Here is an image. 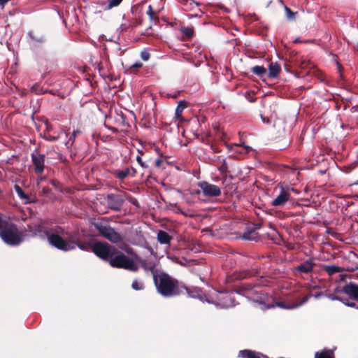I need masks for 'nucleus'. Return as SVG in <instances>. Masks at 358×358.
I'll list each match as a JSON object with an SVG mask.
<instances>
[{
    "label": "nucleus",
    "instance_id": "412c9836",
    "mask_svg": "<svg viewBox=\"0 0 358 358\" xmlns=\"http://www.w3.org/2000/svg\"><path fill=\"white\" fill-rule=\"evenodd\" d=\"M187 108V105L185 101H180L178 103V105L176 109V117L180 121L182 120V113L183 112V110Z\"/></svg>",
    "mask_w": 358,
    "mask_h": 358
},
{
    "label": "nucleus",
    "instance_id": "f257e3e1",
    "mask_svg": "<svg viewBox=\"0 0 358 358\" xmlns=\"http://www.w3.org/2000/svg\"><path fill=\"white\" fill-rule=\"evenodd\" d=\"M153 280L157 292L166 297L178 295L184 290L192 297L201 296V290L199 288H194L193 291H189V288L180 285L176 279L164 272L154 275Z\"/></svg>",
    "mask_w": 358,
    "mask_h": 358
},
{
    "label": "nucleus",
    "instance_id": "1a4fd4ad",
    "mask_svg": "<svg viewBox=\"0 0 358 358\" xmlns=\"http://www.w3.org/2000/svg\"><path fill=\"white\" fill-rule=\"evenodd\" d=\"M198 186L206 196L215 197L221 194V189L215 185L203 181L199 182Z\"/></svg>",
    "mask_w": 358,
    "mask_h": 358
},
{
    "label": "nucleus",
    "instance_id": "f03ea898",
    "mask_svg": "<svg viewBox=\"0 0 358 358\" xmlns=\"http://www.w3.org/2000/svg\"><path fill=\"white\" fill-rule=\"evenodd\" d=\"M310 296L311 295L308 294L303 296V298H298L295 301L286 303L283 302L274 303V301L271 296H268L266 294H261L256 299H254L253 301L255 303H257L259 306V308L262 310L273 308L275 307H279L283 309H294L306 303Z\"/></svg>",
    "mask_w": 358,
    "mask_h": 358
},
{
    "label": "nucleus",
    "instance_id": "37998d69",
    "mask_svg": "<svg viewBox=\"0 0 358 358\" xmlns=\"http://www.w3.org/2000/svg\"><path fill=\"white\" fill-rule=\"evenodd\" d=\"M243 237H244L245 239H248V240L251 239V238L249 236L248 234H245L243 235Z\"/></svg>",
    "mask_w": 358,
    "mask_h": 358
},
{
    "label": "nucleus",
    "instance_id": "0eeeda50",
    "mask_svg": "<svg viewBox=\"0 0 358 358\" xmlns=\"http://www.w3.org/2000/svg\"><path fill=\"white\" fill-rule=\"evenodd\" d=\"M96 229L106 238L112 243H117L122 241V236L116 232L115 229L110 226L103 225L102 224H96Z\"/></svg>",
    "mask_w": 358,
    "mask_h": 358
},
{
    "label": "nucleus",
    "instance_id": "864d4df0",
    "mask_svg": "<svg viewBox=\"0 0 358 358\" xmlns=\"http://www.w3.org/2000/svg\"><path fill=\"white\" fill-rule=\"evenodd\" d=\"M357 308H358V307H357Z\"/></svg>",
    "mask_w": 358,
    "mask_h": 358
},
{
    "label": "nucleus",
    "instance_id": "dca6fc26",
    "mask_svg": "<svg viewBox=\"0 0 358 358\" xmlns=\"http://www.w3.org/2000/svg\"><path fill=\"white\" fill-rule=\"evenodd\" d=\"M268 69H269V72H268V76L269 78H276L278 76V75L281 71V67H280V65L278 62H271L269 64Z\"/></svg>",
    "mask_w": 358,
    "mask_h": 358
},
{
    "label": "nucleus",
    "instance_id": "79ce46f5",
    "mask_svg": "<svg viewBox=\"0 0 358 358\" xmlns=\"http://www.w3.org/2000/svg\"><path fill=\"white\" fill-rule=\"evenodd\" d=\"M244 149L245 150V152H248L249 151H250L252 150L251 148L248 145L244 146Z\"/></svg>",
    "mask_w": 358,
    "mask_h": 358
},
{
    "label": "nucleus",
    "instance_id": "7ed1b4c3",
    "mask_svg": "<svg viewBox=\"0 0 358 358\" xmlns=\"http://www.w3.org/2000/svg\"><path fill=\"white\" fill-rule=\"evenodd\" d=\"M137 241L138 244L147 248L150 255L145 259H142L136 254V270L137 268H142L145 272H150L152 278H154V275L158 273L157 271L155 269L156 264L152 260L151 250L147 248L148 244L145 237L141 231H136V243Z\"/></svg>",
    "mask_w": 358,
    "mask_h": 358
},
{
    "label": "nucleus",
    "instance_id": "a211bd4d",
    "mask_svg": "<svg viewBox=\"0 0 358 358\" xmlns=\"http://www.w3.org/2000/svg\"><path fill=\"white\" fill-rule=\"evenodd\" d=\"M157 240L161 244H169L171 236L165 231L159 230L157 233Z\"/></svg>",
    "mask_w": 358,
    "mask_h": 358
},
{
    "label": "nucleus",
    "instance_id": "09e8293b",
    "mask_svg": "<svg viewBox=\"0 0 358 358\" xmlns=\"http://www.w3.org/2000/svg\"><path fill=\"white\" fill-rule=\"evenodd\" d=\"M180 212L182 214L185 215V216H188L186 213H185L184 212H182V210H180Z\"/></svg>",
    "mask_w": 358,
    "mask_h": 358
},
{
    "label": "nucleus",
    "instance_id": "bb28decb",
    "mask_svg": "<svg viewBox=\"0 0 358 358\" xmlns=\"http://www.w3.org/2000/svg\"><path fill=\"white\" fill-rule=\"evenodd\" d=\"M129 173H130V171H129V169H126L125 170H122V171H116L115 173L117 178L121 180L126 178L129 176Z\"/></svg>",
    "mask_w": 358,
    "mask_h": 358
},
{
    "label": "nucleus",
    "instance_id": "393cba45",
    "mask_svg": "<svg viewBox=\"0 0 358 358\" xmlns=\"http://www.w3.org/2000/svg\"><path fill=\"white\" fill-rule=\"evenodd\" d=\"M251 71L258 76H263L266 73V69L262 66H255L251 69Z\"/></svg>",
    "mask_w": 358,
    "mask_h": 358
},
{
    "label": "nucleus",
    "instance_id": "2f4dec72",
    "mask_svg": "<svg viewBox=\"0 0 358 358\" xmlns=\"http://www.w3.org/2000/svg\"><path fill=\"white\" fill-rule=\"evenodd\" d=\"M147 14L149 15L151 20L155 19V12L152 10L150 5L148 6V9L146 11Z\"/></svg>",
    "mask_w": 358,
    "mask_h": 358
},
{
    "label": "nucleus",
    "instance_id": "6ab92c4d",
    "mask_svg": "<svg viewBox=\"0 0 358 358\" xmlns=\"http://www.w3.org/2000/svg\"><path fill=\"white\" fill-rule=\"evenodd\" d=\"M14 189L20 199L24 200L25 203L31 202L29 196L24 192L23 189L20 185H15Z\"/></svg>",
    "mask_w": 358,
    "mask_h": 358
},
{
    "label": "nucleus",
    "instance_id": "8fccbe9b",
    "mask_svg": "<svg viewBox=\"0 0 358 358\" xmlns=\"http://www.w3.org/2000/svg\"><path fill=\"white\" fill-rule=\"evenodd\" d=\"M111 118H112L111 116H110L109 117H106V121H108V120H111Z\"/></svg>",
    "mask_w": 358,
    "mask_h": 358
},
{
    "label": "nucleus",
    "instance_id": "b1692460",
    "mask_svg": "<svg viewBox=\"0 0 358 358\" xmlns=\"http://www.w3.org/2000/svg\"><path fill=\"white\" fill-rule=\"evenodd\" d=\"M325 271L329 275H331L336 273H338L342 271L341 267L335 265H329L324 267Z\"/></svg>",
    "mask_w": 358,
    "mask_h": 358
},
{
    "label": "nucleus",
    "instance_id": "e433bc0d",
    "mask_svg": "<svg viewBox=\"0 0 358 358\" xmlns=\"http://www.w3.org/2000/svg\"><path fill=\"white\" fill-rule=\"evenodd\" d=\"M219 171L222 173H225L227 171V167L225 164V163L224 162V164L219 168Z\"/></svg>",
    "mask_w": 358,
    "mask_h": 358
},
{
    "label": "nucleus",
    "instance_id": "3c124183",
    "mask_svg": "<svg viewBox=\"0 0 358 358\" xmlns=\"http://www.w3.org/2000/svg\"><path fill=\"white\" fill-rule=\"evenodd\" d=\"M131 287H132L133 289H134V282H132V284H131Z\"/></svg>",
    "mask_w": 358,
    "mask_h": 358
},
{
    "label": "nucleus",
    "instance_id": "473e14b6",
    "mask_svg": "<svg viewBox=\"0 0 358 358\" xmlns=\"http://www.w3.org/2000/svg\"><path fill=\"white\" fill-rule=\"evenodd\" d=\"M141 58L145 62H146L149 59L150 53L148 52V51L147 50L145 49L141 52Z\"/></svg>",
    "mask_w": 358,
    "mask_h": 358
},
{
    "label": "nucleus",
    "instance_id": "9d476101",
    "mask_svg": "<svg viewBox=\"0 0 358 358\" xmlns=\"http://www.w3.org/2000/svg\"><path fill=\"white\" fill-rule=\"evenodd\" d=\"M294 189L281 187L279 194L271 202L272 206L275 207H282L290 199V191Z\"/></svg>",
    "mask_w": 358,
    "mask_h": 358
},
{
    "label": "nucleus",
    "instance_id": "20e7f679",
    "mask_svg": "<svg viewBox=\"0 0 358 358\" xmlns=\"http://www.w3.org/2000/svg\"><path fill=\"white\" fill-rule=\"evenodd\" d=\"M73 236H68L66 239L58 234L52 233L48 236V241L52 247L64 252L75 249L76 241L72 240Z\"/></svg>",
    "mask_w": 358,
    "mask_h": 358
},
{
    "label": "nucleus",
    "instance_id": "4c0bfd02",
    "mask_svg": "<svg viewBox=\"0 0 358 358\" xmlns=\"http://www.w3.org/2000/svg\"><path fill=\"white\" fill-rule=\"evenodd\" d=\"M145 287V285L142 282H136V290L143 289Z\"/></svg>",
    "mask_w": 358,
    "mask_h": 358
},
{
    "label": "nucleus",
    "instance_id": "a18cd8bd",
    "mask_svg": "<svg viewBox=\"0 0 358 358\" xmlns=\"http://www.w3.org/2000/svg\"><path fill=\"white\" fill-rule=\"evenodd\" d=\"M347 306H350V307H355V303H346Z\"/></svg>",
    "mask_w": 358,
    "mask_h": 358
},
{
    "label": "nucleus",
    "instance_id": "7c9ffc66",
    "mask_svg": "<svg viewBox=\"0 0 358 358\" xmlns=\"http://www.w3.org/2000/svg\"><path fill=\"white\" fill-rule=\"evenodd\" d=\"M81 134V131L79 129L74 130L69 136V141H71V145L74 143L76 136Z\"/></svg>",
    "mask_w": 358,
    "mask_h": 358
},
{
    "label": "nucleus",
    "instance_id": "2eb2a0df",
    "mask_svg": "<svg viewBox=\"0 0 358 358\" xmlns=\"http://www.w3.org/2000/svg\"><path fill=\"white\" fill-rule=\"evenodd\" d=\"M107 201L109 206L113 209H118L120 207V199L119 196L115 194H108Z\"/></svg>",
    "mask_w": 358,
    "mask_h": 358
},
{
    "label": "nucleus",
    "instance_id": "58836bf2",
    "mask_svg": "<svg viewBox=\"0 0 358 358\" xmlns=\"http://www.w3.org/2000/svg\"><path fill=\"white\" fill-rule=\"evenodd\" d=\"M34 226L27 225V231L31 233L32 236H34Z\"/></svg>",
    "mask_w": 358,
    "mask_h": 358
},
{
    "label": "nucleus",
    "instance_id": "6e6552de",
    "mask_svg": "<svg viewBox=\"0 0 358 358\" xmlns=\"http://www.w3.org/2000/svg\"><path fill=\"white\" fill-rule=\"evenodd\" d=\"M31 158L34 172L37 175H42L45 168V155L41 154L38 151H35L31 154Z\"/></svg>",
    "mask_w": 358,
    "mask_h": 358
},
{
    "label": "nucleus",
    "instance_id": "9b49d317",
    "mask_svg": "<svg viewBox=\"0 0 358 358\" xmlns=\"http://www.w3.org/2000/svg\"><path fill=\"white\" fill-rule=\"evenodd\" d=\"M34 233L33 236H38L41 238H48V236L50 235L49 229L44 227L42 223H39L34 225Z\"/></svg>",
    "mask_w": 358,
    "mask_h": 358
},
{
    "label": "nucleus",
    "instance_id": "c9c22d12",
    "mask_svg": "<svg viewBox=\"0 0 358 358\" xmlns=\"http://www.w3.org/2000/svg\"><path fill=\"white\" fill-rule=\"evenodd\" d=\"M327 296L331 300H338L341 301V298L336 296L335 294H328Z\"/></svg>",
    "mask_w": 358,
    "mask_h": 358
},
{
    "label": "nucleus",
    "instance_id": "39448f33",
    "mask_svg": "<svg viewBox=\"0 0 358 358\" xmlns=\"http://www.w3.org/2000/svg\"><path fill=\"white\" fill-rule=\"evenodd\" d=\"M92 251L101 259L109 262L110 257L117 253V249L108 243L96 241L92 245Z\"/></svg>",
    "mask_w": 358,
    "mask_h": 358
},
{
    "label": "nucleus",
    "instance_id": "603ef678",
    "mask_svg": "<svg viewBox=\"0 0 358 358\" xmlns=\"http://www.w3.org/2000/svg\"><path fill=\"white\" fill-rule=\"evenodd\" d=\"M297 42H299V39H296V40L294 41V43H297Z\"/></svg>",
    "mask_w": 358,
    "mask_h": 358
},
{
    "label": "nucleus",
    "instance_id": "de8ad7c7",
    "mask_svg": "<svg viewBox=\"0 0 358 358\" xmlns=\"http://www.w3.org/2000/svg\"><path fill=\"white\" fill-rule=\"evenodd\" d=\"M47 91H48V92H47V93H49V94H52V95H55V93L53 92V91H52V90H47Z\"/></svg>",
    "mask_w": 358,
    "mask_h": 358
},
{
    "label": "nucleus",
    "instance_id": "5701e85b",
    "mask_svg": "<svg viewBox=\"0 0 358 358\" xmlns=\"http://www.w3.org/2000/svg\"><path fill=\"white\" fill-rule=\"evenodd\" d=\"M31 92L36 95L45 94L48 92L47 90H44L38 83H35L31 87Z\"/></svg>",
    "mask_w": 358,
    "mask_h": 358
},
{
    "label": "nucleus",
    "instance_id": "c03bdc74",
    "mask_svg": "<svg viewBox=\"0 0 358 358\" xmlns=\"http://www.w3.org/2000/svg\"><path fill=\"white\" fill-rule=\"evenodd\" d=\"M136 69L140 68L142 66V64L141 63L136 62L135 64Z\"/></svg>",
    "mask_w": 358,
    "mask_h": 358
},
{
    "label": "nucleus",
    "instance_id": "ddd939ff",
    "mask_svg": "<svg viewBox=\"0 0 358 358\" xmlns=\"http://www.w3.org/2000/svg\"><path fill=\"white\" fill-rule=\"evenodd\" d=\"M343 292H345L346 294L352 296L355 299L358 301V286L355 284H349L345 285L343 289Z\"/></svg>",
    "mask_w": 358,
    "mask_h": 358
},
{
    "label": "nucleus",
    "instance_id": "a878e982",
    "mask_svg": "<svg viewBox=\"0 0 358 358\" xmlns=\"http://www.w3.org/2000/svg\"><path fill=\"white\" fill-rule=\"evenodd\" d=\"M222 299L224 300V302L222 304V307L224 308L231 307L234 305V301L230 296V295L225 294L224 296H223Z\"/></svg>",
    "mask_w": 358,
    "mask_h": 358
},
{
    "label": "nucleus",
    "instance_id": "aec40b11",
    "mask_svg": "<svg viewBox=\"0 0 358 358\" xmlns=\"http://www.w3.org/2000/svg\"><path fill=\"white\" fill-rule=\"evenodd\" d=\"M28 36L33 43H41L45 41L44 36L42 34H36L33 31H29L28 32Z\"/></svg>",
    "mask_w": 358,
    "mask_h": 358
},
{
    "label": "nucleus",
    "instance_id": "cd10ccee",
    "mask_svg": "<svg viewBox=\"0 0 358 358\" xmlns=\"http://www.w3.org/2000/svg\"><path fill=\"white\" fill-rule=\"evenodd\" d=\"M122 1V0H109L106 8L107 10H110L114 7H117L121 3Z\"/></svg>",
    "mask_w": 358,
    "mask_h": 358
},
{
    "label": "nucleus",
    "instance_id": "c756f323",
    "mask_svg": "<svg viewBox=\"0 0 358 358\" xmlns=\"http://www.w3.org/2000/svg\"><path fill=\"white\" fill-rule=\"evenodd\" d=\"M285 10L286 13V17L289 20H294L296 13L292 11L288 7L285 6Z\"/></svg>",
    "mask_w": 358,
    "mask_h": 358
},
{
    "label": "nucleus",
    "instance_id": "c85d7f7f",
    "mask_svg": "<svg viewBox=\"0 0 358 358\" xmlns=\"http://www.w3.org/2000/svg\"><path fill=\"white\" fill-rule=\"evenodd\" d=\"M184 5L187 7V9L192 10L194 6H199V3L194 2L193 0H184Z\"/></svg>",
    "mask_w": 358,
    "mask_h": 358
},
{
    "label": "nucleus",
    "instance_id": "f704fd0d",
    "mask_svg": "<svg viewBox=\"0 0 358 358\" xmlns=\"http://www.w3.org/2000/svg\"><path fill=\"white\" fill-rule=\"evenodd\" d=\"M45 138L48 141H55L58 140L59 136H52L50 134H48V135H45Z\"/></svg>",
    "mask_w": 358,
    "mask_h": 358
},
{
    "label": "nucleus",
    "instance_id": "423d86ee",
    "mask_svg": "<svg viewBox=\"0 0 358 358\" xmlns=\"http://www.w3.org/2000/svg\"><path fill=\"white\" fill-rule=\"evenodd\" d=\"M109 264L114 268H124L134 271V260L129 258L118 250L117 253L110 257Z\"/></svg>",
    "mask_w": 358,
    "mask_h": 358
},
{
    "label": "nucleus",
    "instance_id": "49530a36",
    "mask_svg": "<svg viewBox=\"0 0 358 358\" xmlns=\"http://www.w3.org/2000/svg\"><path fill=\"white\" fill-rule=\"evenodd\" d=\"M341 291H342V290L339 289L338 288H336V289H335V292H334L335 293H334V294H337V293L341 292Z\"/></svg>",
    "mask_w": 358,
    "mask_h": 358
},
{
    "label": "nucleus",
    "instance_id": "a19ab883",
    "mask_svg": "<svg viewBox=\"0 0 358 358\" xmlns=\"http://www.w3.org/2000/svg\"><path fill=\"white\" fill-rule=\"evenodd\" d=\"M323 296V293H322V292H319L318 294H315V295H314V297H315V299H318L319 297H320V296Z\"/></svg>",
    "mask_w": 358,
    "mask_h": 358
},
{
    "label": "nucleus",
    "instance_id": "f8f14e48",
    "mask_svg": "<svg viewBox=\"0 0 358 358\" xmlns=\"http://www.w3.org/2000/svg\"><path fill=\"white\" fill-rule=\"evenodd\" d=\"M315 266V264L314 263L313 260L308 259L305 262L299 264L296 268V271L300 273H309L312 272Z\"/></svg>",
    "mask_w": 358,
    "mask_h": 358
},
{
    "label": "nucleus",
    "instance_id": "ea45409f",
    "mask_svg": "<svg viewBox=\"0 0 358 358\" xmlns=\"http://www.w3.org/2000/svg\"><path fill=\"white\" fill-rule=\"evenodd\" d=\"M105 125H106V127H108V128H109L110 129L113 130L114 132L117 131V129H116V128H115V127H113L107 126V124H106V122H105Z\"/></svg>",
    "mask_w": 358,
    "mask_h": 358
},
{
    "label": "nucleus",
    "instance_id": "72a5a7b5",
    "mask_svg": "<svg viewBox=\"0 0 358 358\" xmlns=\"http://www.w3.org/2000/svg\"><path fill=\"white\" fill-rule=\"evenodd\" d=\"M182 31H183V33H184L186 36H189V37L192 36V34H193V31H192V29L191 28H189V27H185V28H184V29H182Z\"/></svg>",
    "mask_w": 358,
    "mask_h": 358
},
{
    "label": "nucleus",
    "instance_id": "f3484780",
    "mask_svg": "<svg viewBox=\"0 0 358 358\" xmlns=\"http://www.w3.org/2000/svg\"><path fill=\"white\" fill-rule=\"evenodd\" d=\"M72 240L76 241L75 248L78 246L82 250H92V245L93 243L80 242L79 241V238L77 236H73Z\"/></svg>",
    "mask_w": 358,
    "mask_h": 358
},
{
    "label": "nucleus",
    "instance_id": "4be33fe9",
    "mask_svg": "<svg viewBox=\"0 0 358 358\" xmlns=\"http://www.w3.org/2000/svg\"><path fill=\"white\" fill-rule=\"evenodd\" d=\"M315 358H334V352L331 350H323L315 355Z\"/></svg>",
    "mask_w": 358,
    "mask_h": 358
},
{
    "label": "nucleus",
    "instance_id": "4468645a",
    "mask_svg": "<svg viewBox=\"0 0 358 358\" xmlns=\"http://www.w3.org/2000/svg\"><path fill=\"white\" fill-rule=\"evenodd\" d=\"M138 152L141 154V155L136 156V160L143 169H148L149 167L148 156L139 149H138Z\"/></svg>",
    "mask_w": 358,
    "mask_h": 358
}]
</instances>
